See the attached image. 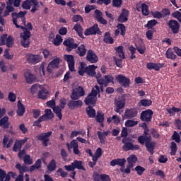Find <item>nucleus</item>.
<instances>
[{"mask_svg":"<svg viewBox=\"0 0 181 181\" xmlns=\"http://www.w3.org/2000/svg\"><path fill=\"white\" fill-rule=\"evenodd\" d=\"M151 136L141 135L138 137V142L141 145H144L146 146V151L150 153V155H153L155 146H156V143L151 141Z\"/></svg>","mask_w":181,"mask_h":181,"instance_id":"f257e3e1","label":"nucleus"},{"mask_svg":"<svg viewBox=\"0 0 181 181\" xmlns=\"http://www.w3.org/2000/svg\"><path fill=\"white\" fill-rule=\"evenodd\" d=\"M98 93H100V87L98 85H95L90 93H88V95L85 98V105L88 106H95L98 100L97 96Z\"/></svg>","mask_w":181,"mask_h":181,"instance_id":"f03ea898","label":"nucleus"},{"mask_svg":"<svg viewBox=\"0 0 181 181\" xmlns=\"http://www.w3.org/2000/svg\"><path fill=\"white\" fill-rule=\"evenodd\" d=\"M84 35L86 36L95 35H101L102 31L100 29L98 24L95 23L93 26L84 30Z\"/></svg>","mask_w":181,"mask_h":181,"instance_id":"7ed1b4c3","label":"nucleus"},{"mask_svg":"<svg viewBox=\"0 0 181 181\" xmlns=\"http://www.w3.org/2000/svg\"><path fill=\"white\" fill-rule=\"evenodd\" d=\"M126 105V98L124 96H122L119 100H115L114 105L115 109L114 111L118 114H121V110L124 109Z\"/></svg>","mask_w":181,"mask_h":181,"instance_id":"20e7f679","label":"nucleus"},{"mask_svg":"<svg viewBox=\"0 0 181 181\" xmlns=\"http://www.w3.org/2000/svg\"><path fill=\"white\" fill-rule=\"evenodd\" d=\"M153 112L151 109L144 110L140 114V120L144 122H151L152 121Z\"/></svg>","mask_w":181,"mask_h":181,"instance_id":"39448f33","label":"nucleus"},{"mask_svg":"<svg viewBox=\"0 0 181 181\" xmlns=\"http://www.w3.org/2000/svg\"><path fill=\"white\" fill-rule=\"evenodd\" d=\"M6 113V109L5 108H0V127H2L3 129H7L10 127V124L8 122L9 121V117H4V114Z\"/></svg>","mask_w":181,"mask_h":181,"instance_id":"423d86ee","label":"nucleus"},{"mask_svg":"<svg viewBox=\"0 0 181 181\" xmlns=\"http://www.w3.org/2000/svg\"><path fill=\"white\" fill-rule=\"evenodd\" d=\"M63 45L66 47V50L68 52H70L72 50L76 49L77 47H78V45L75 43L74 40L71 37H69L66 40H64Z\"/></svg>","mask_w":181,"mask_h":181,"instance_id":"0eeeda50","label":"nucleus"},{"mask_svg":"<svg viewBox=\"0 0 181 181\" xmlns=\"http://www.w3.org/2000/svg\"><path fill=\"white\" fill-rule=\"evenodd\" d=\"M53 132H49L47 133H40L36 136L37 139L42 141L43 146H48V142L49 141V137L52 136Z\"/></svg>","mask_w":181,"mask_h":181,"instance_id":"6e6552de","label":"nucleus"},{"mask_svg":"<svg viewBox=\"0 0 181 181\" xmlns=\"http://www.w3.org/2000/svg\"><path fill=\"white\" fill-rule=\"evenodd\" d=\"M31 36L30 31L20 33V37L22 38L21 45L24 48H28L30 46V38Z\"/></svg>","mask_w":181,"mask_h":181,"instance_id":"1a4fd4ad","label":"nucleus"},{"mask_svg":"<svg viewBox=\"0 0 181 181\" xmlns=\"http://www.w3.org/2000/svg\"><path fill=\"white\" fill-rule=\"evenodd\" d=\"M64 59L68 63V67L71 72L75 71L74 56L72 54H64Z\"/></svg>","mask_w":181,"mask_h":181,"instance_id":"9d476101","label":"nucleus"},{"mask_svg":"<svg viewBox=\"0 0 181 181\" xmlns=\"http://www.w3.org/2000/svg\"><path fill=\"white\" fill-rule=\"evenodd\" d=\"M116 80L123 88H129V84L131 83V80L129 78H127L126 76L119 74L116 76Z\"/></svg>","mask_w":181,"mask_h":181,"instance_id":"9b49d317","label":"nucleus"},{"mask_svg":"<svg viewBox=\"0 0 181 181\" xmlns=\"http://www.w3.org/2000/svg\"><path fill=\"white\" fill-rule=\"evenodd\" d=\"M26 60L28 64L35 65L41 62L42 57L40 54H29L27 56Z\"/></svg>","mask_w":181,"mask_h":181,"instance_id":"f8f14e48","label":"nucleus"},{"mask_svg":"<svg viewBox=\"0 0 181 181\" xmlns=\"http://www.w3.org/2000/svg\"><path fill=\"white\" fill-rule=\"evenodd\" d=\"M167 25L169 26L173 35L178 34L180 26L178 21L175 20H170L167 23Z\"/></svg>","mask_w":181,"mask_h":181,"instance_id":"ddd939ff","label":"nucleus"},{"mask_svg":"<svg viewBox=\"0 0 181 181\" xmlns=\"http://www.w3.org/2000/svg\"><path fill=\"white\" fill-rule=\"evenodd\" d=\"M86 60L90 64H96L98 62V57L92 49H89L87 52Z\"/></svg>","mask_w":181,"mask_h":181,"instance_id":"4468645a","label":"nucleus"},{"mask_svg":"<svg viewBox=\"0 0 181 181\" xmlns=\"http://www.w3.org/2000/svg\"><path fill=\"white\" fill-rule=\"evenodd\" d=\"M165 66V63L148 62L146 64V68L150 71L154 69L155 71H159L161 68Z\"/></svg>","mask_w":181,"mask_h":181,"instance_id":"2eb2a0df","label":"nucleus"},{"mask_svg":"<svg viewBox=\"0 0 181 181\" xmlns=\"http://www.w3.org/2000/svg\"><path fill=\"white\" fill-rule=\"evenodd\" d=\"M128 16H129V11L126 8H122V13L119 16L117 21L121 23H126L128 21Z\"/></svg>","mask_w":181,"mask_h":181,"instance_id":"dca6fc26","label":"nucleus"},{"mask_svg":"<svg viewBox=\"0 0 181 181\" xmlns=\"http://www.w3.org/2000/svg\"><path fill=\"white\" fill-rule=\"evenodd\" d=\"M28 139H29V138L25 137L22 140H16V141H15V144H14L13 148V152H18V151H21L23 145L26 144L27 141H28Z\"/></svg>","mask_w":181,"mask_h":181,"instance_id":"f3484780","label":"nucleus"},{"mask_svg":"<svg viewBox=\"0 0 181 181\" xmlns=\"http://www.w3.org/2000/svg\"><path fill=\"white\" fill-rule=\"evenodd\" d=\"M11 177H14L15 173L13 172H9L8 174H6V171L0 169V181H10L11 180Z\"/></svg>","mask_w":181,"mask_h":181,"instance_id":"a211bd4d","label":"nucleus"},{"mask_svg":"<svg viewBox=\"0 0 181 181\" xmlns=\"http://www.w3.org/2000/svg\"><path fill=\"white\" fill-rule=\"evenodd\" d=\"M138 115L137 109L129 108L125 110L124 117L127 119H131L136 117Z\"/></svg>","mask_w":181,"mask_h":181,"instance_id":"6ab92c4d","label":"nucleus"},{"mask_svg":"<svg viewBox=\"0 0 181 181\" xmlns=\"http://www.w3.org/2000/svg\"><path fill=\"white\" fill-rule=\"evenodd\" d=\"M24 77L25 78L26 83L28 84H32L33 83H35L36 81V76L31 74L30 71H26L24 74Z\"/></svg>","mask_w":181,"mask_h":181,"instance_id":"aec40b11","label":"nucleus"},{"mask_svg":"<svg viewBox=\"0 0 181 181\" xmlns=\"http://www.w3.org/2000/svg\"><path fill=\"white\" fill-rule=\"evenodd\" d=\"M98 66L95 65H89L86 67V74L91 77H94L96 76V71Z\"/></svg>","mask_w":181,"mask_h":181,"instance_id":"412c9836","label":"nucleus"},{"mask_svg":"<svg viewBox=\"0 0 181 181\" xmlns=\"http://www.w3.org/2000/svg\"><path fill=\"white\" fill-rule=\"evenodd\" d=\"M68 107L71 110H74L75 108H79L83 105V102L80 100H70L68 103Z\"/></svg>","mask_w":181,"mask_h":181,"instance_id":"4be33fe9","label":"nucleus"},{"mask_svg":"<svg viewBox=\"0 0 181 181\" xmlns=\"http://www.w3.org/2000/svg\"><path fill=\"white\" fill-rule=\"evenodd\" d=\"M87 48H86V45H81L78 47H77L76 53L78 54L80 57H83L87 54Z\"/></svg>","mask_w":181,"mask_h":181,"instance_id":"5701e85b","label":"nucleus"},{"mask_svg":"<svg viewBox=\"0 0 181 181\" xmlns=\"http://www.w3.org/2000/svg\"><path fill=\"white\" fill-rule=\"evenodd\" d=\"M125 163H126L125 158L113 159L112 161H110V165L112 167H115L117 165L123 168L125 165Z\"/></svg>","mask_w":181,"mask_h":181,"instance_id":"b1692460","label":"nucleus"},{"mask_svg":"<svg viewBox=\"0 0 181 181\" xmlns=\"http://www.w3.org/2000/svg\"><path fill=\"white\" fill-rule=\"evenodd\" d=\"M73 29L76 31L79 37L83 40L85 39V37L83 35V28L80 23H76V24H75V25L74 26Z\"/></svg>","mask_w":181,"mask_h":181,"instance_id":"393cba45","label":"nucleus"},{"mask_svg":"<svg viewBox=\"0 0 181 181\" xmlns=\"http://www.w3.org/2000/svg\"><path fill=\"white\" fill-rule=\"evenodd\" d=\"M93 107H94V106L88 105L86 108V114H87L88 118H95V117H96V110H95V109H93Z\"/></svg>","mask_w":181,"mask_h":181,"instance_id":"a878e982","label":"nucleus"},{"mask_svg":"<svg viewBox=\"0 0 181 181\" xmlns=\"http://www.w3.org/2000/svg\"><path fill=\"white\" fill-rule=\"evenodd\" d=\"M103 42L105 44L110 45H112L115 43V40L112 36H110V32H105V33L104 34Z\"/></svg>","mask_w":181,"mask_h":181,"instance_id":"bb28decb","label":"nucleus"},{"mask_svg":"<svg viewBox=\"0 0 181 181\" xmlns=\"http://www.w3.org/2000/svg\"><path fill=\"white\" fill-rule=\"evenodd\" d=\"M165 57L166 59L175 60L177 59V56L176 55V54H175V52H173V49L171 47H170L165 52Z\"/></svg>","mask_w":181,"mask_h":181,"instance_id":"cd10ccee","label":"nucleus"},{"mask_svg":"<svg viewBox=\"0 0 181 181\" xmlns=\"http://www.w3.org/2000/svg\"><path fill=\"white\" fill-rule=\"evenodd\" d=\"M16 168L19 171V175L23 176L24 173L29 171V168L26 165H22L21 163H17Z\"/></svg>","mask_w":181,"mask_h":181,"instance_id":"c85d7f7f","label":"nucleus"},{"mask_svg":"<svg viewBox=\"0 0 181 181\" xmlns=\"http://www.w3.org/2000/svg\"><path fill=\"white\" fill-rule=\"evenodd\" d=\"M25 112V109L24 107V105H23L22 102L21 100L18 101V109H17V115L19 117H22Z\"/></svg>","mask_w":181,"mask_h":181,"instance_id":"c756f323","label":"nucleus"},{"mask_svg":"<svg viewBox=\"0 0 181 181\" xmlns=\"http://www.w3.org/2000/svg\"><path fill=\"white\" fill-rule=\"evenodd\" d=\"M41 165H42V160L40 158L37 159L35 164H33V165L30 166V171L32 173V172L35 171L36 169L37 170L40 169Z\"/></svg>","mask_w":181,"mask_h":181,"instance_id":"7c9ffc66","label":"nucleus"},{"mask_svg":"<svg viewBox=\"0 0 181 181\" xmlns=\"http://www.w3.org/2000/svg\"><path fill=\"white\" fill-rule=\"evenodd\" d=\"M53 112L57 114V116L58 117L59 120L62 119V108L61 106H55L54 107L52 108Z\"/></svg>","mask_w":181,"mask_h":181,"instance_id":"2f4dec72","label":"nucleus"},{"mask_svg":"<svg viewBox=\"0 0 181 181\" xmlns=\"http://www.w3.org/2000/svg\"><path fill=\"white\" fill-rule=\"evenodd\" d=\"M72 165L74 166V169L83 170V171L86 170L84 166L83 165V162L81 160H75L74 163H72Z\"/></svg>","mask_w":181,"mask_h":181,"instance_id":"473e14b6","label":"nucleus"},{"mask_svg":"<svg viewBox=\"0 0 181 181\" xmlns=\"http://www.w3.org/2000/svg\"><path fill=\"white\" fill-rule=\"evenodd\" d=\"M141 13H143L144 16H149L150 14L149 6L146 4L143 3L141 4Z\"/></svg>","mask_w":181,"mask_h":181,"instance_id":"72a5a7b5","label":"nucleus"},{"mask_svg":"<svg viewBox=\"0 0 181 181\" xmlns=\"http://www.w3.org/2000/svg\"><path fill=\"white\" fill-rule=\"evenodd\" d=\"M138 158L135 155H131L127 158V163L130 168H134V164L137 162Z\"/></svg>","mask_w":181,"mask_h":181,"instance_id":"f704fd0d","label":"nucleus"},{"mask_svg":"<svg viewBox=\"0 0 181 181\" xmlns=\"http://www.w3.org/2000/svg\"><path fill=\"white\" fill-rule=\"evenodd\" d=\"M95 118L96 122H104L105 114L100 110L97 111V115Z\"/></svg>","mask_w":181,"mask_h":181,"instance_id":"c9c22d12","label":"nucleus"},{"mask_svg":"<svg viewBox=\"0 0 181 181\" xmlns=\"http://www.w3.org/2000/svg\"><path fill=\"white\" fill-rule=\"evenodd\" d=\"M115 50L117 51L120 59H126L124 53V47L122 45H119L117 47H115Z\"/></svg>","mask_w":181,"mask_h":181,"instance_id":"e433bc0d","label":"nucleus"},{"mask_svg":"<svg viewBox=\"0 0 181 181\" xmlns=\"http://www.w3.org/2000/svg\"><path fill=\"white\" fill-rule=\"evenodd\" d=\"M32 2V8L30 12L32 13H35L37 11H39L40 5L37 0H31Z\"/></svg>","mask_w":181,"mask_h":181,"instance_id":"4c0bfd02","label":"nucleus"},{"mask_svg":"<svg viewBox=\"0 0 181 181\" xmlns=\"http://www.w3.org/2000/svg\"><path fill=\"white\" fill-rule=\"evenodd\" d=\"M158 24V21L155 19L150 20L147 22V23L144 25L145 28L148 29H152L153 27L156 26Z\"/></svg>","mask_w":181,"mask_h":181,"instance_id":"58836bf2","label":"nucleus"},{"mask_svg":"<svg viewBox=\"0 0 181 181\" xmlns=\"http://www.w3.org/2000/svg\"><path fill=\"white\" fill-rule=\"evenodd\" d=\"M177 151V146L175 141H171L170 143V155L175 156Z\"/></svg>","mask_w":181,"mask_h":181,"instance_id":"ea45409f","label":"nucleus"},{"mask_svg":"<svg viewBox=\"0 0 181 181\" xmlns=\"http://www.w3.org/2000/svg\"><path fill=\"white\" fill-rule=\"evenodd\" d=\"M56 168H57L56 160L54 159H52L47 165V169L49 171L52 172V171L55 170Z\"/></svg>","mask_w":181,"mask_h":181,"instance_id":"a19ab883","label":"nucleus"},{"mask_svg":"<svg viewBox=\"0 0 181 181\" xmlns=\"http://www.w3.org/2000/svg\"><path fill=\"white\" fill-rule=\"evenodd\" d=\"M151 105H152V101L151 100L143 99L139 102V106L148 107V106H151Z\"/></svg>","mask_w":181,"mask_h":181,"instance_id":"79ce46f5","label":"nucleus"},{"mask_svg":"<svg viewBox=\"0 0 181 181\" xmlns=\"http://www.w3.org/2000/svg\"><path fill=\"white\" fill-rule=\"evenodd\" d=\"M63 42V38L59 35H55V38L53 39V44L55 46H59Z\"/></svg>","mask_w":181,"mask_h":181,"instance_id":"37998d69","label":"nucleus"},{"mask_svg":"<svg viewBox=\"0 0 181 181\" xmlns=\"http://www.w3.org/2000/svg\"><path fill=\"white\" fill-rule=\"evenodd\" d=\"M33 6L31 0H25L22 4V8L25 10H30L31 6Z\"/></svg>","mask_w":181,"mask_h":181,"instance_id":"c03bdc74","label":"nucleus"},{"mask_svg":"<svg viewBox=\"0 0 181 181\" xmlns=\"http://www.w3.org/2000/svg\"><path fill=\"white\" fill-rule=\"evenodd\" d=\"M66 146L68 150H70L71 148H79L78 143H77L76 140H72L70 144L66 143Z\"/></svg>","mask_w":181,"mask_h":181,"instance_id":"a18cd8bd","label":"nucleus"},{"mask_svg":"<svg viewBox=\"0 0 181 181\" xmlns=\"http://www.w3.org/2000/svg\"><path fill=\"white\" fill-rule=\"evenodd\" d=\"M138 124V121H134V119H128L125 122V126L127 128H132L135 127Z\"/></svg>","mask_w":181,"mask_h":181,"instance_id":"49530a36","label":"nucleus"},{"mask_svg":"<svg viewBox=\"0 0 181 181\" xmlns=\"http://www.w3.org/2000/svg\"><path fill=\"white\" fill-rule=\"evenodd\" d=\"M48 94L49 93L47 91L45 92V90H41L38 93V98L40 99L47 100L48 98V96H47Z\"/></svg>","mask_w":181,"mask_h":181,"instance_id":"de8ad7c7","label":"nucleus"},{"mask_svg":"<svg viewBox=\"0 0 181 181\" xmlns=\"http://www.w3.org/2000/svg\"><path fill=\"white\" fill-rule=\"evenodd\" d=\"M104 78L105 80V86H108V83H115V78L110 75H105L104 76Z\"/></svg>","mask_w":181,"mask_h":181,"instance_id":"09e8293b","label":"nucleus"},{"mask_svg":"<svg viewBox=\"0 0 181 181\" xmlns=\"http://www.w3.org/2000/svg\"><path fill=\"white\" fill-rule=\"evenodd\" d=\"M45 116L47 117L49 119H52L54 117V115L52 112V109H46L45 110Z\"/></svg>","mask_w":181,"mask_h":181,"instance_id":"8fccbe9b","label":"nucleus"},{"mask_svg":"<svg viewBox=\"0 0 181 181\" xmlns=\"http://www.w3.org/2000/svg\"><path fill=\"white\" fill-rule=\"evenodd\" d=\"M60 58H55L52 61H51V62H49V64L52 66L53 67H54L55 69H58L59 68V65L60 63Z\"/></svg>","mask_w":181,"mask_h":181,"instance_id":"3c124183","label":"nucleus"},{"mask_svg":"<svg viewBox=\"0 0 181 181\" xmlns=\"http://www.w3.org/2000/svg\"><path fill=\"white\" fill-rule=\"evenodd\" d=\"M133 144H134L132 143V142H129V143H127V144H124L122 146L123 151H124L125 152L132 151V147H133Z\"/></svg>","mask_w":181,"mask_h":181,"instance_id":"603ef678","label":"nucleus"},{"mask_svg":"<svg viewBox=\"0 0 181 181\" xmlns=\"http://www.w3.org/2000/svg\"><path fill=\"white\" fill-rule=\"evenodd\" d=\"M134 170L139 176H141L143 175L144 172L146 170V169L144 167H142L141 165L136 166Z\"/></svg>","mask_w":181,"mask_h":181,"instance_id":"864d4df0","label":"nucleus"},{"mask_svg":"<svg viewBox=\"0 0 181 181\" xmlns=\"http://www.w3.org/2000/svg\"><path fill=\"white\" fill-rule=\"evenodd\" d=\"M118 30H120V35L122 36L125 35L126 33V26L123 23H119L117 25Z\"/></svg>","mask_w":181,"mask_h":181,"instance_id":"5fc2aeb1","label":"nucleus"},{"mask_svg":"<svg viewBox=\"0 0 181 181\" xmlns=\"http://www.w3.org/2000/svg\"><path fill=\"white\" fill-rule=\"evenodd\" d=\"M172 140L175 141V143H177V144L180 143L181 141L180 136L177 132H173V134L172 135Z\"/></svg>","mask_w":181,"mask_h":181,"instance_id":"6e6d98bb","label":"nucleus"},{"mask_svg":"<svg viewBox=\"0 0 181 181\" xmlns=\"http://www.w3.org/2000/svg\"><path fill=\"white\" fill-rule=\"evenodd\" d=\"M27 14V11H20L18 13H11V16H14L17 18H23L24 16Z\"/></svg>","mask_w":181,"mask_h":181,"instance_id":"4d7b16f0","label":"nucleus"},{"mask_svg":"<svg viewBox=\"0 0 181 181\" xmlns=\"http://www.w3.org/2000/svg\"><path fill=\"white\" fill-rule=\"evenodd\" d=\"M181 111V109L180 108H176L175 107H173L172 108L166 109V112L170 114L171 115H174L175 113H178Z\"/></svg>","mask_w":181,"mask_h":181,"instance_id":"13d9d810","label":"nucleus"},{"mask_svg":"<svg viewBox=\"0 0 181 181\" xmlns=\"http://www.w3.org/2000/svg\"><path fill=\"white\" fill-rule=\"evenodd\" d=\"M81 96L79 95L78 93H77V92L74 89L72 90V93L70 95V98L72 100H78Z\"/></svg>","mask_w":181,"mask_h":181,"instance_id":"bf43d9fd","label":"nucleus"},{"mask_svg":"<svg viewBox=\"0 0 181 181\" xmlns=\"http://www.w3.org/2000/svg\"><path fill=\"white\" fill-rule=\"evenodd\" d=\"M81 97L85 95V90L82 86H78L76 88L74 89Z\"/></svg>","mask_w":181,"mask_h":181,"instance_id":"052dcab7","label":"nucleus"},{"mask_svg":"<svg viewBox=\"0 0 181 181\" xmlns=\"http://www.w3.org/2000/svg\"><path fill=\"white\" fill-rule=\"evenodd\" d=\"M151 13L155 19H161L163 18V14L159 11H151Z\"/></svg>","mask_w":181,"mask_h":181,"instance_id":"680f3d73","label":"nucleus"},{"mask_svg":"<svg viewBox=\"0 0 181 181\" xmlns=\"http://www.w3.org/2000/svg\"><path fill=\"white\" fill-rule=\"evenodd\" d=\"M122 0H112V6L115 8H121Z\"/></svg>","mask_w":181,"mask_h":181,"instance_id":"e2e57ef3","label":"nucleus"},{"mask_svg":"<svg viewBox=\"0 0 181 181\" xmlns=\"http://www.w3.org/2000/svg\"><path fill=\"white\" fill-rule=\"evenodd\" d=\"M6 47L10 48L13 46V38L12 37V36H8L7 38H6Z\"/></svg>","mask_w":181,"mask_h":181,"instance_id":"0e129e2a","label":"nucleus"},{"mask_svg":"<svg viewBox=\"0 0 181 181\" xmlns=\"http://www.w3.org/2000/svg\"><path fill=\"white\" fill-rule=\"evenodd\" d=\"M40 88V85L35 84L31 86L30 92L33 95H35L37 93L38 90Z\"/></svg>","mask_w":181,"mask_h":181,"instance_id":"69168bd1","label":"nucleus"},{"mask_svg":"<svg viewBox=\"0 0 181 181\" xmlns=\"http://www.w3.org/2000/svg\"><path fill=\"white\" fill-rule=\"evenodd\" d=\"M24 163L28 165H32L33 161V159L30 158V155H25L24 157Z\"/></svg>","mask_w":181,"mask_h":181,"instance_id":"338daca9","label":"nucleus"},{"mask_svg":"<svg viewBox=\"0 0 181 181\" xmlns=\"http://www.w3.org/2000/svg\"><path fill=\"white\" fill-rule=\"evenodd\" d=\"M172 16L175 19H177L180 23H181V13L179 12L178 11H175L174 13H172Z\"/></svg>","mask_w":181,"mask_h":181,"instance_id":"774afa93","label":"nucleus"}]
</instances>
